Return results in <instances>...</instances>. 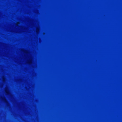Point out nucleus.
I'll return each mask as SVG.
<instances>
[{"label":"nucleus","mask_w":122,"mask_h":122,"mask_svg":"<svg viewBox=\"0 0 122 122\" xmlns=\"http://www.w3.org/2000/svg\"><path fill=\"white\" fill-rule=\"evenodd\" d=\"M4 100V101H5V102H7V100H6V99H5Z\"/></svg>","instance_id":"nucleus-1"}]
</instances>
